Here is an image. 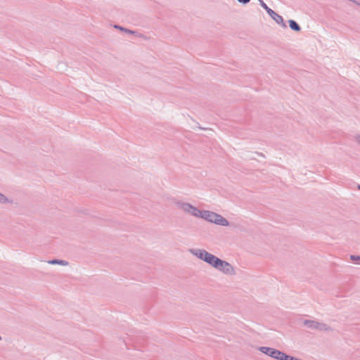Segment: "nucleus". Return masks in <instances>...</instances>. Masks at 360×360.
I'll return each mask as SVG.
<instances>
[{"mask_svg": "<svg viewBox=\"0 0 360 360\" xmlns=\"http://www.w3.org/2000/svg\"><path fill=\"white\" fill-rule=\"evenodd\" d=\"M4 200H5L4 196L0 193V201L1 202V201H4Z\"/></svg>", "mask_w": 360, "mask_h": 360, "instance_id": "9b49d317", "label": "nucleus"}, {"mask_svg": "<svg viewBox=\"0 0 360 360\" xmlns=\"http://www.w3.org/2000/svg\"><path fill=\"white\" fill-rule=\"evenodd\" d=\"M351 259L354 261V260L360 259V257H355L354 256L352 255Z\"/></svg>", "mask_w": 360, "mask_h": 360, "instance_id": "9d476101", "label": "nucleus"}, {"mask_svg": "<svg viewBox=\"0 0 360 360\" xmlns=\"http://www.w3.org/2000/svg\"><path fill=\"white\" fill-rule=\"evenodd\" d=\"M289 26L293 30H295V31L300 30V26L296 23L295 21H294L292 20H289Z\"/></svg>", "mask_w": 360, "mask_h": 360, "instance_id": "423d86ee", "label": "nucleus"}, {"mask_svg": "<svg viewBox=\"0 0 360 360\" xmlns=\"http://www.w3.org/2000/svg\"><path fill=\"white\" fill-rule=\"evenodd\" d=\"M262 351L275 359L283 360L284 354L281 352L267 347H263Z\"/></svg>", "mask_w": 360, "mask_h": 360, "instance_id": "7ed1b4c3", "label": "nucleus"}, {"mask_svg": "<svg viewBox=\"0 0 360 360\" xmlns=\"http://www.w3.org/2000/svg\"><path fill=\"white\" fill-rule=\"evenodd\" d=\"M295 359H294L293 357L290 356H288V355H285L284 354V358H283V360H295Z\"/></svg>", "mask_w": 360, "mask_h": 360, "instance_id": "6e6552de", "label": "nucleus"}, {"mask_svg": "<svg viewBox=\"0 0 360 360\" xmlns=\"http://www.w3.org/2000/svg\"><path fill=\"white\" fill-rule=\"evenodd\" d=\"M199 257L215 268H219V263L221 262V259L205 251H200L199 253Z\"/></svg>", "mask_w": 360, "mask_h": 360, "instance_id": "f03ea898", "label": "nucleus"}, {"mask_svg": "<svg viewBox=\"0 0 360 360\" xmlns=\"http://www.w3.org/2000/svg\"><path fill=\"white\" fill-rule=\"evenodd\" d=\"M262 6L264 8L266 9V11L268 12V13L271 16L273 17L274 19H276V20H278L276 17L279 19V20H282V18L281 16L277 15L274 11H272L271 8H269L264 2L262 3Z\"/></svg>", "mask_w": 360, "mask_h": 360, "instance_id": "39448f33", "label": "nucleus"}, {"mask_svg": "<svg viewBox=\"0 0 360 360\" xmlns=\"http://www.w3.org/2000/svg\"><path fill=\"white\" fill-rule=\"evenodd\" d=\"M51 264H66L67 262H64L63 261H58V260H53L50 262Z\"/></svg>", "mask_w": 360, "mask_h": 360, "instance_id": "0eeeda50", "label": "nucleus"}, {"mask_svg": "<svg viewBox=\"0 0 360 360\" xmlns=\"http://www.w3.org/2000/svg\"><path fill=\"white\" fill-rule=\"evenodd\" d=\"M184 210L193 216L202 217L210 222H214L217 224L227 226L228 221L223 218L221 215L210 211H200L198 209L192 207L190 205H184Z\"/></svg>", "mask_w": 360, "mask_h": 360, "instance_id": "f257e3e1", "label": "nucleus"}, {"mask_svg": "<svg viewBox=\"0 0 360 360\" xmlns=\"http://www.w3.org/2000/svg\"><path fill=\"white\" fill-rule=\"evenodd\" d=\"M218 269L226 274H231L233 272V268L231 266L229 263L222 260L219 263Z\"/></svg>", "mask_w": 360, "mask_h": 360, "instance_id": "20e7f679", "label": "nucleus"}, {"mask_svg": "<svg viewBox=\"0 0 360 360\" xmlns=\"http://www.w3.org/2000/svg\"><path fill=\"white\" fill-rule=\"evenodd\" d=\"M239 2L247 4L250 1V0H238Z\"/></svg>", "mask_w": 360, "mask_h": 360, "instance_id": "1a4fd4ad", "label": "nucleus"}]
</instances>
